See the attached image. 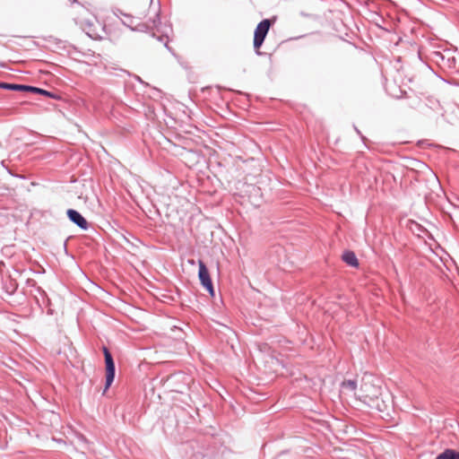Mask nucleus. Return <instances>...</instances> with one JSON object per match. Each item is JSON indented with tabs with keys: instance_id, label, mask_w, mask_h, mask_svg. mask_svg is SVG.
<instances>
[{
	"instance_id": "1",
	"label": "nucleus",
	"mask_w": 459,
	"mask_h": 459,
	"mask_svg": "<svg viewBox=\"0 0 459 459\" xmlns=\"http://www.w3.org/2000/svg\"><path fill=\"white\" fill-rule=\"evenodd\" d=\"M101 350L105 359L106 369L105 386L103 390V394H105L114 382L116 376V365L110 351L106 346H103Z\"/></svg>"
},
{
	"instance_id": "2",
	"label": "nucleus",
	"mask_w": 459,
	"mask_h": 459,
	"mask_svg": "<svg viewBox=\"0 0 459 459\" xmlns=\"http://www.w3.org/2000/svg\"><path fill=\"white\" fill-rule=\"evenodd\" d=\"M271 26V22L268 19H264L262 22H260L255 30L254 34V48L256 50V54L260 55V52L258 49L263 45L264 39L269 31Z\"/></svg>"
},
{
	"instance_id": "3",
	"label": "nucleus",
	"mask_w": 459,
	"mask_h": 459,
	"mask_svg": "<svg viewBox=\"0 0 459 459\" xmlns=\"http://www.w3.org/2000/svg\"><path fill=\"white\" fill-rule=\"evenodd\" d=\"M198 276H199V280H200L202 285L205 288V290L211 295L213 296L214 295L213 285H212L208 269H207L206 265L202 261L199 262Z\"/></svg>"
},
{
	"instance_id": "4",
	"label": "nucleus",
	"mask_w": 459,
	"mask_h": 459,
	"mask_svg": "<svg viewBox=\"0 0 459 459\" xmlns=\"http://www.w3.org/2000/svg\"><path fill=\"white\" fill-rule=\"evenodd\" d=\"M66 215L69 221L81 230H87L89 229V223L87 220L78 211L74 209H68L66 211Z\"/></svg>"
},
{
	"instance_id": "5",
	"label": "nucleus",
	"mask_w": 459,
	"mask_h": 459,
	"mask_svg": "<svg viewBox=\"0 0 459 459\" xmlns=\"http://www.w3.org/2000/svg\"><path fill=\"white\" fill-rule=\"evenodd\" d=\"M436 62L443 68H455L456 67V59L455 56H451L450 53L442 54L440 52H436L434 54Z\"/></svg>"
},
{
	"instance_id": "6",
	"label": "nucleus",
	"mask_w": 459,
	"mask_h": 459,
	"mask_svg": "<svg viewBox=\"0 0 459 459\" xmlns=\"http://www.w3.org/2000/svg\"><path fill=\"white\" fill-rule=\"evenodd\" d=\"M361 391L364 392L365 398H368L370 401H373L374 399L378 398V395L380 394L379 388L375 385H369L367 383H364L361 385Z\"/></svg>"
},
{
	"instance_id": "7",
	"label": "nucleus",
	"mask_w": 459,
	"mask_h": 459,
	"mask_svg": "<svg viewBox=\"0 0 459 459\" xmlns=\"http://www.w3.org/2000/svg\"><path fill=\"white\" fill-rule=\"evenodd\" d=\"M174 377L180 378L184 383L181 388L174 390V392L184 394V392L188 389L189 384L192 382L191 377L183 374L182 372H174Z\"/></svg>"
},
{
	"instance_id": "8",
	"label": "nucleus",
	"mask_w": 459,
	"mask_h": 459,
	"mask_svg": "<svg viewBox=\"0 0 459 459\" xmlns=\"http://www.w3.org/2000/svg\"><path fill=\"white\" fill-rule=\"evenodd\" d=\"M0 89L14 91H27L28 85L0 82Z\"/></svg>"
},
{
	"instance_id": "9",
	"label": "nucleus",
	"mask_w": 459,
	"mask_h": 459,
	"mask_svg": "<svg viewBox=\"0 0 459 459\" xmlns=\"http://www.w3.org/2000/svg\"><path fill=\"white\" fill-rule=\"evenodd\" d=\"M27 91L28 92L40 94V95H44V96H47L48 98L55 99V100L58 99V96L55 92H52V91H47L45 89L39 88V87H36V86L28 85Z\"/></svg>"
},
{
	"instance_id": "10",
	"label": "nucleus",
	"mask_w": 459,
	"mask_h": 459,
	"mask_svg": "<svg viewBox=\"0 0 459 459\" xmlns=\"http://www.w3.org/2000/svg\"><path fill=\"white\" fill-rule=\"evenodd\" d=\"M342 260L350 266L357 267L359 265V262L357 256L352 251H345L342 254Z\"/></svg>"
},
{
	"instance_id": "11",
	"label": "nucleus",
	"mask_w": 459,
	"mask_h": 459,
	"mask_svg": "<svg viewBox=\"0 0 459 459\" xmlns=\"http://www.w3.org/2000/svg\"><path fill=\"white\" fill-rule=\"evenodd\" d=\"M436 459H459V451L455 449L446 448L440 453Z\"/></svg>"
},
{
	"instance_id": "12",
	"label": "nucleus",
	"mask_w": 459,
	"mask_h": 459,
	"mask_svg": "<svg viewBox=\"0 0 459 459\" xmlns=\"http://www.w3.org/2000/svg\"><path fill=\"white\" fill-rule=\"evenodd\" d=\"M26 285L28 287H31V288H35L36 289V291L40 295V296H46V291L39 286L37 285V281L33 279H28L26 281Z\"/></svg>"
},
{
	"instance_id": "13",
	"label": "nucleus",
	"mask_w": 459,
	"mask_h": 459,
	"mask_svg": "<svg viewBox=\"0 0 459 459\" xmlns=\"http://www.w3.org/2000/svg\"><path fill=\"white\" fill-rule=\"evenodd\" d=\"M174 348L179 350V353L187 352V343L182 340L174 342Z\"/></svg>"
},
{
	"instance_id": "14",
	"label": "nucleus",
	"mask_w": 459,
	"mask_h": 459,
	"mask_svg": "<svg viewBox=\"0 0 459 459\" xmlns=\"http://www.w3.org/2000/svg\"><path fill=\"white\" fill-rule=\"evenodd\" d=\"M342 387L350 391H355L357 388V382L355 380H346L342 382Z\"/></svg>"
},
{
	"instance_id": "15",
	"label": "nucleus",
	"mask_w": 459,
	"mask_h": 459,
	"mask_svg": "<svg viewBox=\"0 0 459 459\" xmlns=\"http://www.w3.org/2000/svg\"><path fill=\"white\" fill-rule=\"evenodd\" d=\"M1 164H2V166H3L4 168H5V169H6L7 172H8L11 176L15 177V178H22V179H24V178H25V177H24V176L18 175V174H14V173L10 169H8V168L5 166V161H4V160H3V161L1 162Z\"/></svg>"
},
{
	"instance_id": "16",
	"label": "nucleus",
	"mask_w": 459,
	"mask_h": 459,
	"mask_svg": "<svg viewBox=\"0 0 459 459\" xmlns=\"http://www.w3.org/2000/svg\"><path fill=\"white\" fill-rule=\"evenodd\" d=\"M152 21L153 26L158 27L160 24V18L159 13H155V17L153 19L150 18Z\"/></svg>"
},
{
	"instance_id": "17",
	"label": "nucleus",
	"mask_w": 459,
	"mask_h": 459,
	"mask_svg": "<svg viewBox=\"0 0 459 459\" xmlns=\"http://www.w3.org/2000/svg\"><path fill=\"white\" fill-rule=\"evenodd\" d=\"M41 297H42L43 305L46 307H50L51 301H50V299L48 297V295L46 294V296H41Z\"/></svg>"
},
{
	"instance_id": "18",
	"label": "nucleus",
	"mask_w": 459,
	"mask_h": 459,
	"mask_svg": "<svg viewBox=\"0 0 459 459\" xmlns=\"http://www.w3.org/2000/svg\"><path fill=\"white\" fill-rule=\"evenodd\" d=\"M113 13H114V14L116 16H118L119 14H122L126 18L132 20V17L130 15H127V14L124 13L120 9H116L115 11H113Z\"/></svg>"
},
{
	"instance_id": "19",
	"label": "nucleus",
	"mask_w": 459,
	"mask_h": 459,
	"mask_svg": "<svg viewBox=\"0 0 459 459\" xmlns=\"http://www.w3.org/2000/svg\"><path fill=\"white\" fill-rule=\"evenodd\" d=\"M123 24H124V25H126V26H127V27H129V28H131L132 30H134V29L132 28L133 19H132V20H130V19H127V18H126V21H123Z\"/></svg>"
},
{
	"instance_id": "20",
	"label": "nucleus",
	"mask_w": 459,
	"mask_h": 459,
	"mask_svg": "<svg viewBox=\"0 0 459 459\" xmlns=\"http://www.w3.org/2000/svg\"><path fill=\"white\" fill-rule=\"evenodd\" d=\"M164 46L167 48L169 51H172L171 48L169 47V39L168 36H166V41L164 42Z\"/></svg>"
},
{
	"instance_id": "21",
	"label": "nucleus",
	"mask_w": 459,
	"mask_h": 459,
	"mask_svg": "<svg viewBox=\"0 0 459 459\" xmlns=\"http://www.w3.org/2000/svg\"><path fill=\"white\" fill-rule=\"evenodd\" d=\"M173 329H174V336L177 335V332L181 333V330L179 328H178L176 325L173 326Z\"/></svg>"
},
{
	"instance_id": "22",
	"label": "nucleus",
	"mask_w": 459,
	"mask_h": 459,
	"mask_svg": "<svg viewBox=\"0 0 459 459\" xmlns=\"http://www.w3.org/2000/svg\"><path fill=\"white\" fill-rule=\"evenodd\" d=\"M135 79L139 81L141 83H143V81L138 75H135Z\"/></svg>"
},
{
	"instance_id": "23",
	"label": "nucleus",
	"mask_w": 459,
	"mask_h": 459,
	"mask_svg": "<svg viewBox=\"0 0 459 459\" xmlns=\"http://www.w3.org/2000/svg\"><path fill=\"white\" fill-rule=\"evenodd\" d=\"M48 314L52 315L53 314V310L51 308H48Z\"/></svg>"
},
{
	"instance_id": "24",
	"label": "nucleus",
	"mask_w": 459,
	"mask_h": 459,
	"mask_svg": "<svg viewBox=\"0 0 459 459\" xmlns=\"http://www.w3.org/2000/svg\"><path fill=\"white\" fill-rule=\"evenodd\" d=\"M164 139L169 143H170V140L167 137V136H164Z\"/></svg>"
},
{
	"instance_id": "25",
	"label": "nucleus",
	"mask_w": 459,
	"mask_h": 459,
	"mask_svg": "<svg viewBox=\"0 0 459 459\" xmlns=\"http://www.w3.org/2000/svg\"><path fill=\"white\" fill-rule=\"evenodd\" d=\"M37 303H38L39 306H41V305H40V303H39V299H37Z\"/></svg>"
},
{
	"instance_id": "26",
	"label": "nucleus",
	"mask_w": 459,
	"mask_h": 459,
	"mask_svg": "<svg viewBox=\"0 0 459 459\" xmlns=\"http://www.w3.org/2000/svg\"><path fill=\"white\" fill-rule=\"evenodd\" d=\"M152 1H153V0H150V2H151V4H152Z\"/></svg>"
}]
</instances>
